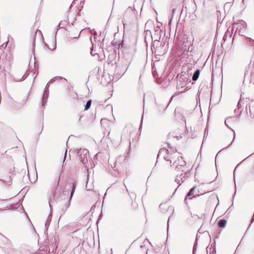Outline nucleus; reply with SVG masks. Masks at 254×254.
<instances>
[{"instance_id": "15", "label": "nucleus", "mask_w": 254, "mask_h": 254, "mask_svg": "<svg viewBox=\"0 0 254 254\" xmlns=\"http://www.w3.org/2000/svg\"><path fill=\"white\" fill-rule=\"evenodd\" d=\"M232 120H233V118L231 117H230V118H227L225 121V125L230 128V127H229L228 124H230Z\"/></svg>"}, {"instance_id": "22", "label": "nucleus", "mask_w": 254, "mask_h": 254, "mask_svg": "<svg viewBox=\"0 0 254 254\" xmlns=\"http://www.w3.org/2000/svg\"><path fill=\"white\" fill-rule=\"evenodd\" d=\"M66 154V151L65 152V154H64V159L65 158Z\"/></svg>"}, {"instance_id": "7", "label": "nucleus", "mask_w": 254, "mask_h": 254, "mask_svg": "<svg viewBox=\"0 0 254 254\" xmlns=\"http://www.w3.org/2000/svg\"><path fill=\"white\" fill-rule=\"evenodd\" d=\"M177 163H175V165H176V170L177 171H181L182 169H188V167L186 166V163L183 160V158L182 156H180L179 159H177Z\"/></svg>"}, {"instance_id": "14", "label": "nucleus", "mask_w": 254, "mask_h": 254, "mask_svg": "<svg viewBox=\"0 0 254 254\" xmlns=\"http://www.w3.org/2000/svg\"><path fill=\"white\" fill-rule=\"evenodd\" d=\"M227 221L225 219H221L218 222V226L221 228H224L226 226Z\"/></svg>"}, {"instance_id": "4", "label": "nucleus", "mask_w": 254, "mask_h": 254, "mask_svg": "<svg viewBox=\"0 0 254 254\" xmlns=\"http://www.w3.org/2000/svg\"><path fill=\"white\" fill-rule=\"evenodd\" d=\"M188 83V80L186 79V78L183 76L182 77V75L178 78L177 88L179 91L180 93H184L186 91L188 90L187 87H186V85Z\"/></svg>"}, {"instance_id": "18", "label": "nucleus", "mask_w": 254, "mask_h": 254, "mask_svg": "<svg viewBox=\"0 0 254 254\" xmlns=\"http://www.w3.org/2000/svg\"><path fill=\"white\" fill-rule=\"evenodd\" d=\"M177 1H180V0H174L172 2V4H173L174 5V6H176V3L177 2Z\"/></svg>"}, {"instance_id": "17", "label": "nucleus", "mask_w": 254, "mask_h": 254, "mask_svg": "<svg viewBox=\"0 0 254 254\" xmlns=\"http://www.w3.org/2000/svg\"><path fill=\"white\" fill-rule=\"evenodd\" d=\"M121 140H122V139H121V137H120L119 138V139H118V140L116 142H115L114 143L112 142V144H114V146L115 147H117L120 143Z\"/></svg>"}, {"instance_id": "10", "label": "nucleus", "mask_w": 254, "mask_h": 254, "mask_svg": "<svg viewBox=\"0 0 254 254\" xmlns=\"http://www.w3.org/2000/svg\"><path fill=\"white\" fill-rule=\"evenodd\" d=\"M246 110L247 113H249L251 116L254 115V105H251V104L247 105Z\"/></svg>"}, {"instance_id": "6", "label": "nucleus", "mask_w": 254, "mask_h": 254, "mask_svg": "<svg viewBox=\"0 0 254 254\" xmlns=\"http://www.w3.org/2000/svg\"><path fill=\"white\" fill-rule=\"evenodd\" d=\"M114 74L113 79H115L116 80H118L120 78H121L125 73V68L123 67L122 65H116L115 69L114 70Z\"/></svg>"}, {"instance_id": "24", "label": "nucleus", "mask_w": 254, "mask_h": 254, "mask_svg": "<svg viewBox=\"0 0 254 254\" xmlns=\"http://www.w3.org/2000/svg\"><path fill=\"white\" fill-rule=\"evenodd\" d=\"M157 30H158V28H157V29H156V30H155V31H156V32Z\"/></svg>"}, {"instance_id": "16", "label": "nucleus", "mask_w": 254, "mask_h": 254, "mask_svg": "<svg viewBox=\"0 0 254 254\" xmlns=\"http://www.w3.org/2000/svg\"><path fill=\"white\" fill-rule=\"evenodd\" d=\"M91 102H92L91 100H90L86 103V105L84 108V110H87L90 108L91 105Z\"/></svg>"}, {"instance_id": "23", "label": "nucleus", "mask_w": 254, "mask_h": 254, "mask_svg": "<svg viewBox=\"0 0 254 254\" xmlns=\"http://www.w3.org/2000/svg\"><path fill=\"white\" fill-rule=\"evenodd\" d=\"M232 142H230V143L229 144V145H228L227 146V147H228V146H229V145H230L231 144H232Z\"/></svg>"}, {"instance_id": "11", "label": "nucleus", "mask_w": 254, "mask_h": 254, "mask_svg": "<svg viewBox=\"0 0 254 254\" xmlns=\"http://www.w3.org/2000/svg\"><path fill=\"white\" fill-rule=\"evenodd\" d=\"M207 254H216V250L215 248L211 245L210 246H208L206 248Z\"/></svg>"}, {"instance_id": "8", "label": "nucleus", "mask_w": 254, "mask_h": 254, "mask_svg": "<svg viewBox=\"0 0 254 254\" xmlns=\"http://www.w3.org/2000/svg\"><path fill=\"white\" fill-rule=\"evenodd\" d=\"M195 190V187H193L189 190V192L188 193L187 195H186L185 199V201L187 204H188V202H187L188 199H191L192 198H193L194 197L193 196V194L194 193Z\"/></svg>"}, {"instance_id": "13", "label": "nucleus", "mask_w": 254, "mask_h": 254, "mask_svg": "<svg viewBox=\"0 0 254 254\" xmlns=\"http://www.w3.org/2000/svg\"><path fill=\"white\" fill-rule=\"evenodd\" d=\"M199 74H200V70L199 69L195 70V71L193 73L192 77V80L193 81L197 80L199 77Z\"/></svg>"}, {"instance_id": "12", "label": "nucleus", "mask_w": 254, "mask_h": 254, "mask_svg": "<svg viewBox=\"0 0 254 254\" xmlns=\"http://www.w3.org/2000/svg\"><path fill=\"white\" fill-rule=\"evenodd\" d=\"M181 4V2L177 1L176 3V6H174L173 4L171 5V8L172 9V18L173 17L174 14L175 13V11L176 10L177 8Z\"/></svg>"}, {"instance_id": "20", "label": "nucleus", "mask_w": 254, "mask_h": 254, "mask_svg": "<svg viewBox=\"0 0 254 254\" xmlns=\"http://www.w3.org/2000/svg\"><path fill=\"white\" fill-rule=\"evenodd\" d=\"M195 250H196L195 244H194V246H193V254H194V251H195Z\"/></svg>"}, {"instance_id": "21", "label": "nucleus", "mask_w": 254, "mask_h": 254, "mask_svg": "<svg viewBox=\"0 0 254 254\" xmlns=\"http://www.w3.org/2000/svg\"><path fill=\"white\" fill-rule=\"evenodd\" d=\"M119 174V173H115V175L116 176V175H118Z\"/></svg>"}, {"instance_id": "3", "label": "nucleus", "mask_w": 254, "mask_h": 254, "mask_svg": "<svg viewBox=\"0 0 254 254\" xmlns=\"http://www.w3.org/2000/svg\"><path fill=\"white\" fill-rule=\"evenodd\" d=\"M130 147V142L129 141L128 148L127 149L126 153L124 155H120L115 160L114 162V168L116 169H114L115 172L116 171V169L118 171L119 169H120L121 167H122V164L125 162V160L127 159L129 157V152Z\"/></svg>"}, {"instance_id": "2", "label": "nucleus", "mask_w": 254, "mask_h": 254, "mask_svg": "<svg viewBox=\"0 0 254 254\" xmlns=\"http://www.w3.org/2000/svg\"><path fill=\"white\" fill-rule=\"evenodd\" d=\"M246 23L243 21L234 23L232 27V31L235 29L234 37H235L237 34L239 36H245L246 33Z\"/></svg>"}, {"instance_id": "1", "label": "nucleus", "mask_w": 254, "mask_h": 254, "mask_svg": "<svg viewBox=\"0 0 254 254\" xmlns=\"http://www.w3.org/2000/svg\"><path fill=\"white\" fill-rule=\"evenodd\" d=\"M180 157V153L176 149L169 147L168 149L161 148L157 155V160L160 158H163L166 161V165L172 166L177 163V159Z\"/></svg>"}, {"instance_id": "19", "label": "nucleus", "mask_w": 254, "mask_h": 254, "mask_svg": "<svg viewBox=\"0 0 254 254\" xmlns=\"http://www.w3.org/2000/svg\"><path fill=\"white\" fill-rule=\"evenodd\" d=\"M73 192H74V188H73V187H72V190H71V193H70V197L69 200H70L71 199L72 196L73 194Z\"/></svg>"}, {"instance_id": "9", "label": "nucleus", "mask_w": 254, "mask_h": 254, "mask_svg": "<svg viewBox=\"0 0 254 254\" xmlns=\"http://www.w3.org/2000/svg\"><path fill=\"white\" fill-rule=\"evenodd\" d=\"M233 32V31H232V28L231 27H229L227 30L223 38V40L224 42L229 39L231 37Z\"/></svg>"}, {"instance_id": "5", "label": "nucleus", "mask_w": 254, "mask_h": 254, "mask_svg": "<svg viewBox=\"0 0 254 254\" xmlns=\"http://www.w3.org/2000/svg\"><path fill=\"white\" fill-rule=\"evenodd\" d=\"M183 173H182L180 175H177L176 178L175 179V182L180 185L182 183H183L190 175V169H182L181 171Z\"/></svg>"}]
</instances>
